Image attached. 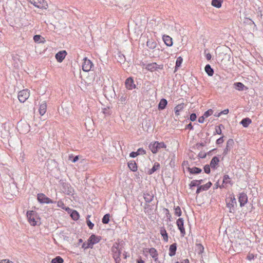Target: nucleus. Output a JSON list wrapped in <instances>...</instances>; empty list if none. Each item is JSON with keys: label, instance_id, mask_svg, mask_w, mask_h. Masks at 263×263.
<instances>
[{"label": "nucleus", "instance_id": "f257e3e1", "mask_svg": "<svg viewBox=\"0 0 263 263\" xmlns=\"http://www.w3.org/2000/svg\"><path fill=\"white\" fill-rule=\"evenodd\" d=\"M123 241L115 242L111 248V251L113 256H121V251L123 246Z\"/></svg>", "mask_w": 263, "mask_h": 263}, {"label": "nucleus", "instance_id": "f03ea898", "mask_svg": "<svg viewBox=\"0 0 263 263\" xmlns=\"http://www.w3.org/2000/svg\"><path fill=\"white\" fill-rule=\"evenodd\" d=\"M148 147L153 154H156L159 149L161 148H165L166 145L163 142H159L155 141L154 143H151Z\"/></svg>", "mask_w": 263, "mask_h": 263}, {"label": "nucleus", "instance_id": "7ed1b4c3", "mask_svg": "<svg viewBox=\"0 0 263 263\" xmlns=\"http://www.w3.org/2000/svg\"><path fill=\"white\" fill-rule=\"evenodd\" d=\"M146 46L151 49H155L152 52L154 57H159L160 49H156L157 46L156 42L153 39H148L146 42Z\"/></svg>", "mask_w": 263, "mask_h": 263}, {"label": "nucleus", "instance_id": "20e7f679", "mask_svg": "<svg viewBox=\"0 0 263 263\" xmlns=\"http://www.w3.org/2000/svg\"><path fill=\"white\" fill-rule=\"evenodd\" d=\"M227 206L229 209L230 213L234 212V205H236V200L235 198L234 195L232 194L230 197L226 199Z\"/></svg>", "mask_w": 263, "mask_h": 263}, {"label": "nucleus", "instance_id": "39448f33", "mask_svg": "<svg viewBox=\"0 0 263 263\" xmlns=\"http://www.w3.org/2000/svg\"><path fill=\"white\" fill-rule=\"evenodd\" d=\"M37 216V213L34 211H28L27 212V217L28 222L32 226H36L37 221L35 218Z\"/></svg>", "mask_w": 263, "mask_h": 263}, {"label": "nucleus", "instance_id": "423d86ee", "mask_svg": "<svg viewBox=\"0 0 263 263\" xmlns=\"http://www.w3.org/2000/svg\"><path fill=\"white\" fill-rule=\"evenodd\" d=\"M37 199L38 201L42 203H56V201H54L48 197H47L43 193H39L37 195Z\"/></svg>", "mask_w": 263, "mask_h": 263}, {"label": "nucleus", "instance_id": "0eeeda50", "mask_svg": "<svg viewBox=\"0 0 263 263\" xmlns=\"http://www.w3.org/2000/svg\"><path fill=\"white\" fill-rule=\"evenodd\" d=\"M35 7L40 9H47L48 5L45 0H27Z\"/></svg>", "mask_w": 263, "mask_h": 263}, {"label": "nucleus", "instance_id": "6e6552de", "mask_svg": "<svg viewBox=\"0 0 263 263\" xmlns=\"http://www.w3.org/2000/svg\"><path fill=\"white\" fill-rule=\"evenodd\" d=\"M29 91L28 89H23L19 91L17 97L21 102L24 103L29 98Z\"/></svg>", "mask_w": 263, "mask_h": 263}, {"label": "nucleus", "instance_id": "1a4fd4ad", "mask_svg": "<svg viewBox=\"0 0 263 263\" xmlns=\"http://www.w3.org/2000/svg\"><path fill=\"white\" fill-rule=\"evenodd\" d=\"M145 69L151 72H154L158 69H163V65H158L156 63L154 62L147 64L145 67Z\"/></svg>", "mask_w": 263, "mask_h": 263}, {"label": "nucleus", "instance_id": "9d476101", "mask_svg": "<svg viewBox=\"0 0 263 263\" xmlns=\"http://www.w3.org/2000/svg\"><path fill=\"white\" fill-rule=\"evenodd\" d=\"M62 186L63 193L67 195H72V193L74 192V189L68 183H62Z\"/></svg>", "mask_w": 263, "mask_h": 263}, {"label": "nucleus", "instance_id": "9b49d317", "mask_svg": "<svg viewBox=\"0 0 263 263\" xmlns=\"http://www.w3.org/2000/svg\"><path fill=\"white\" fill-rule=\"evenodd\" d=\"M83 61L84 62L82 64L83 70L85 72L89 71L93 66V63L90 60L87 59V58H84Z\"/></svg>", "mask_w": 263, "mask_h": 263}, {"label": "nucleus", "instance_id": "f8f14e48", "mask_svg": "<svg viewBox=\"0 0 263 263\" xmlns=\"http://www.w3.org/2000/svg\"><path fill=\"white\" fill-rule=\"evenodd\" d=\"M176 224L178 229L179 230L181 235L184 237L185 235V230L184 227V220L182 218H179L177 220Z\"/></svg>", "mask_w": 263, "mask_h": 263}, {"label": "nucleus", "instance_id": "ddd939ff", "mask_svg": "<svg viewBox=\"0 0 263 263\" xmlns=\"http://www.w3.org/2000/svg\"><path fill=\"white\" fill-rule=\"evenodd\" d=\"M125 85L126 88L128 90H132L136 87V84L134 83V79L131 77L126 79Z\"/></svg>", "mask_w": 263, "mask_h": 263}, {"label": "nucleus", "instance_id": "4468645a", "mask_svg": "<svg viewBox=\"0 0 263 263\" xmlns=\"http://www.w3.org/2000/svg\"><path fill=\"white\" fill-rule=\"evenodd\" d=\"M238 201L240 203V206L241 207L245 206V205L247 203L248 196L245 193L242 192L239 194Z\"/></svg>", "mask_w": 263, "mask_h": 263}, {"label": "nucleus", "instance_id": "2eb2a0df", "mask_svg": "<svg viewBox=\"0 0 263 263\" xmlns=\"http://www.w3.org/2000/svg\"><path fill=\"white\" fill-rule=\"evenodd\" d=\"M212 185V183L209 181L205 184L198 186L196 190V194H198L202 191L208 190L211 187Z\"/></svg>", "mask_w": 263, "mask_h": 263}, {"label": "nucleus", "instance_id": "dca6fc26", "mask_svg": "<svg viewBox=\"0 0 263 263\" xmlns=\"http://www.w3.org/2000/svg\"><path fill=\"white\" fill-rule=\"evenodd\" d=\"M67 55V52L65 50H62L56 53L55 57L57 61L59 62H62L63 60L65 59L66 55Z\"/></svg>", "mask_w": 263, "mask_h": 263}, {"label": "nucleus", "instance_id": "f3484780", "mask_svg": "<svg viewBox=\"0 0 263 263\" xmlns=\"http://www.w3.org/2000/svg\"><path fill=\"white\" fill-rule=\"evenodd\" d=\"M154 195L150 192L143 193V198L145 201V203H148L151 202L154 199Z\"/></svg>", "mask_w": 263, "mask_h": 263}, {"label": "nucleus", "instance_id": "a211bd4d", "mask_svg": "<svg viewBox=\"0 0 263 263\" xmlns=\"http://www.w3.org/2000/svg\"><path fill=\"white\" fill-rule=\"evenodd\" d=\"M101 239L100 236H97L95 234H92L88 239V242L93 246L95 244L98 243Z\"/></svg>", "mask_w": 263, "mask_h": 263}, {"label": "nucleus", "instance_id": "6ab92c4d", "mask_svg": "<svg viewBox=\"0 0 263 263\" xmlns=\"http://www.w3.org/2000/svg\"><path fill=\"white\" fill-rule=\"evenodd\" d=\"M144 252H148L152 258H155L158 256V253L157 250L154 248H151L150 249L145 248Z\"/></svg>", "mask_w": 263, "mask_h": 263}, {"label": "nucleus", "instance_id": "aec40b11", "mask_svg": "<svg viewBox=\"0 0 263 263\" xmlns=\"http://www.w3.org/2000/svg\"><path fill=\"white\" fill-rule=\"evenodd\" d=\"M219 159L217 156H214L213 157L212 160H211L210 165L212 169H216L217 168V166L218 165L219 162Z\"/></svg>", "mask_w": 263, "mask_h": 263}, {"label": "nucleus", "instance_id": "412c9836", "mask_svg": "<svg viewBox=\"0 0 263 263\" xmlns=\"http://www.w3.org/2000/svg\"><path fill=\"white\" fill-rule=\"evenodd\" d=\"M234 88L238 91H242L243 90H247L248 87L244 85L241 82H235L233 84Z\"/></svg>", "mask_w": 263, "mask_h": 263}, {"label": "nucleus", "instance_id": "4be33fe9", "mask_svg": "<svg viewBox=\"0 0 263 263\" xmlns=\"http://www.w3.org/2000/svg\"><path fill=\"white\" fill-rule=\"evenodd\" d=\"M163 41L165 45L168 47L173 45L172 38L167 35H164L162 37Z\"/></svg>", "mask_w": 263, "mask_h": 263}, {"label": "nucleus", "instance_id": "5701e85b", "mask_svg": "<svg viewBox=\"0 0 263 263\" xmlns=\"http://www.w3.org/2000/svg\"><path fill=\"white\" fill-rule=\"evenodd\" d=\"M160 168V165L158 162H155L153 166L151 169H149L147 172L148 175H152L156 171L159 170Z\"/></svg>", "mask_w": 263, "mask_h": 263}, {"label": "nucleus", "instance_id": "b1692460", "mask_svg": "<svg viewBox=\"0 0 263 263\" xmlns=\"http://www.w3.org/2000/svg\"><path fill=\"white\" fill-rule=\"evenodd\" d=\"M167 104V101L165 99H161L159 103L158 109L159 110H162L165 109Z\"/></svg>", "mask_w": 263, "mask_h": 263}, {"label": "nucleus", "instance_id": "393cba45", "mask_svg": "<svg viewBox=\"0 0 263 263\" xmlns=\"http://www.w3.org/2000/svg\"><path fill=\"white\" fill-rule=\"evenodd\" d=\"M176 250H177V243H174L172 244L171 245H170V248H169V253H168L169 255L171 257L174 256L176 254Z\"/></svg>", "mask_w": 263, "mask_h": 263}, {"label": "nucleus", "instance_id": "a878e982", "mask_svg": "<svg viewBox=\"0 0 263 263\" xmlns=\"http://www.w3.org/2000/svg\"><path fill=\"white\" fill-rule=\"evenodd\" d=\"M160 233L163 237V240L165 242H167L168 240V236L167 233L164 227H162L160 228Z\"/></svg>", "mask_w": 263, "mask_h": 263}, {"label": "nucleus", "instance_id": "bb28decb", "mask_svg": "<svg viewBox=\"0 0 263 263\" xmlns=\"http://www.w3.org/2000/svg\"><path fill=\"white\" fill-rule=\"evenodd\" d=\"M127 165L130 171L133 172H136L137 171V164L134 160L129 161Z\"/></svg>", "mask_w": 263, "mask_h": 263}, {"label": "nucleus", "instance_id": "cd10ccee", "mask_svg": "<svg viewBox=\"0 0 263 263\" xmlns=\"http://www.w3.org/2000/svg\"><path fill=\"white\" fill-rule=\"evenodd\" d=\"M187 170L191 174H198L202 172V170L201 168L195 166L192 168L188 167Z\"/></svg>", "mask_w": 263, "mask_h": 263}, {"label": "nucleus", "instance_id": "c85d7f7f", "mask_svg": "<svg viewBox=\"0 0 263 263\" xmlns=\"http://www.w3.org/2000/svg\"><path fill=\"white\" fill-rule=\"evenodd\" d=\"M252 123V120L249 118H245L242 119V120L240 122V124L244 127H248L249 125Z\"/></svg>", "mask_w": 263, "mask_h": 263}, {"label": "nucleus", "instance_id": "c756f323", "mask_svg": "<svg viewBox=\"0 0 263 263\" xmlns=\"http://www.w3.org/2000/svg\"><path fill=\"white\" fill-rule=\"evenodd\" d=\"M243 23L245 25H249L251 28L253 29L256 27V25L254 22L250 18L248 17H245L243 21Z\"/></svg>", "mask_w": 263, "mask_h": 263}, {"label": "nucleus", "instance_id": "7c9ffc66", "mask_svg": "<svg viewBox=\"0 0 263 263\" xmlns=\"http://www.w3.org/2000/svg\"><path fill=\"white\" fill-rule=\"evenodd\" d=\"M46 109H47L46 103L45 102H44L40 106V108H39L40 114L41 116L44 115L46 111Z\"/></svg>", "mask_w": 263, "mask_h": 263}, {"label": "nucleus", "instance_id": "2f4dec72", "mask_svg": "<svg viewBox=\"0 0 263 263\" xmlns=\"http://www.w3.org/2000/svg\"><path fill=\"white\" fill-rule=\"evenodd\" d=\"M184 106V103H181V104L177 105L174 108V111H175L176 116H178L179 115V112L180 111H181L183 109Z\"/></svg>", "mask_w": 263, "mask_h": 263}, {"label": "nucleus", "instance_id": "473e14b6", "mask_svg": "<svg viewBox=\"0 0 263 263\" xmlns=\"http://www.w3.org/2000/svg\"><path fill=\"white\" fill-rule=\"evenodd\" d=\"M204 70L209 76H212L214 74V70L210 65L207 64L204 67Z\"/></svg>", "mask_w": 263, "mask_h": 263}, {"label": "nucleus", "instance_id": "72a5a7b5", "mask_svg": "<svg viewBox=\"0 0 263 263\" xmlns=\"http://www.w3.org/2000/svg\"><path fill=\"white\" fill-rule=\"evenodd\" d=\"M71 211L70 213V216L72 219L74 220H77L79 219L80 217V215L79 213L74 210H70Z\"/></svg>", "mask_w": 263, "mask_h": 263}, {"label": "nucleus", "instance_id": "f704fd0d", "mask_svg": "<svg viewBox=\"0 0 263 263\" xmlns=\"http://www.w3.org/2000/svg\"><path fill=\"white\" fill-rule=\"evenodd\" d=\"M152 206V205H149L148 203H145L144 206L145 213L148 214H151L152 213V211L153 210Z\"/></svg>", "mask_w": 263, "mask_h": 263}, {"label": "nucleus", "instance_id": "c9c22d12", "mask_svg": "<svg viewBox=\"0 0 263 263\" xmlns=\"http://www.w3.org/2000/svg\"><path fill=\"white\" fill-rule=\"evenodd\" d=\"M222 2L223 0H212L211 4L213 6L217 8H219L221 6Z\"/></svg>", "mask_w": 263, "mask_h": 263}, {"label": "nucleus", "instance_id": "e433bc0d", "mask_svg": "<svg viewBox=\"0 0 263 263\" xmlns=\"http://www.w3.org/2000/svg\"><path fill=\"white\" fill-rule=\"evenodd\" d=\"M117 61L120 63H124L125 61V58L123 54L119 53L118 54Z\"/></svg>", "mask_w": 263, "mask_h": 263}, {"label": "nucleus", "instance_id": "4c0bfd02", "mask_svg": "<svg viewBox=\"0 0 263 263\" xmlns=\"http://www.w3.org/2000/svg\"><path fill=\"white\" fill-rule=\"evenodd\" d=\"M234 145V142L233 139H229L227 142L226 147L231 150Z\"/></svg>", "mask_w": 263, "mask_h": 263}, {"label": "nucleus", "instance_id": "58836bf2", "mask_svg": "<svg viewBox=\"0 0 263 263\" xmlns=\"http://www.w3.org/2000/svg\"><path fill=\"white\" fill-rule=\"evenodd\" d=\"M63 259L60 256L55 257L51 261V263H63Z\"/></svg>", "mask_w": 263, "mask_h": 263}, {"label": "nucleus", "instance_id": "ea45409f", "mask_svg": "<svg viewBox=\"0 0 263 263\" xmlns=\"http://www.w3.org/2000/svg\"><path fill=\"white\" fill-rule=\"evenodd\" d=\"M230 178L228 175H226V174L224 175L223 177L222 183L226 184H232V183H231V180H230Z\"/></svg>", "mask_w": 263, "mask_h": 263}, {"label": "nucleus", "instance_id": "a19ab883", "mask_svg": "<svg viewBox=\"0 0 263 263\" xmlns=\"http://www.w3.org/2000/svg\"><path fill=\"white\" fill-rule=\"evenodd\" d=\"M42 40H44V38H43L40 35H35L33 36V40L36 43H42L44 42V41H42Z\"/></svg>", "mask_w": 263, "mask_h": 263}, {"label": "nucleus", "instance_id": "79ce46f5", "mask_svg": "<svg viewBox=\"0 0 263 263\" xmlns=\"http://www.w3.org/2000/svg\"><path fill=\"white\" fill-rule=\"evenodd\" d=\"M79 159V156H73L72 154L69 155L68 156V160L73 163L76 162Z\"/></svg>", "mask_w": 263, "mask_h": 263}, {"label": "nucleus", "instance_id": "37998d69", "mask_svg": "<svg viewBox=\"0 0 263 263\" xmlns=\"http://www.w3.org/2000/svg\"><path fill=\"white\" fill-rule=\"evenodd\" d=\"M109 218H110L109 214H106L104 215L102 219V223L104 224L108 223V222L109 221Z\"/></svg>", "mask_w": 263, "mask_h": 263}, {"label": "nucleus", "instance_id": "c03bdc74", "mask_svg": "<svg viewBox=\"0 0 263 263\" xmlns=\"http://www.w3.org/2000/svg\"><path fill=\"white\" fill-rule=\"evenodd\" d=\"M174 210H175V215H176L178 217H180V216H181L182 211L181 210L180 206H175Z\"/></svg>", "mask_w": 263, "mask_h": 263}, {"label": "nucleus", "instance_id": "a18cd8bd", "mask_svg": "<svg viewBox=\"0 0 263 263\" xmlns=\"http://www.w3.org/2000/svg\"><path fill=\"white\" fill-rule=\"evenodd\" d=\"M57 205L58 207L61 208L63 209H65L66 211L70 210L69 208H66L64 203L61 200H59L57 202Z\"/></svg>", "mask_w": 263, "mask_h": 263}, {"label": "nucleus", "instance_id": "49530a36", "mask_svg": "<svg viewBox=\"0 0 263 263\" xmlns=\"http://www.w3.org/2000/svg\"><path fill=\"white\" fill-rule=\"evenodd\" d=\"M182 61H183V59L181 57H179L178 58H177L176 61L175 68H177L180 67V66L182 63Z\"/></svg>", "mask_w": 263, "mask_h": 263}, {"label": "nucleus", "instance_id": "de8ad7c7", "mask_svg": "<svg viewBox=\"0 0 263 263\" xmlns=\"http://www.w3.org/2000/svg\"><path fill=\"white\" fill-rule=\"evenodd\" d=\"M127 98V95H122L119 101L121 102L122 104H125L126 103V100Z\"/></svg>", "mask_w": 263, "mask_h": 263}, {"label": "nucleus", "instance_id": "09e8293b", "mask_svg": "<svg viewBox=\"0 0 263 263\" xmlns=\"http://www.w3.org/2000/svg\"><path fill=\"white\" fill-rule=\"evenodd\" d=\"M82 248H83L85 250L87 249H88V248L92 249L93 248V246L91 245V243L88 242V241H87V243L84 242L82 244Z\"/></svg>", "mask_w": 263, "mask_h": 263}, {"label": "nucleus", "instance_id": "8fccbe9b", "mask_svg": "<svg viewBox=\"0 0 263 263\" xmlns=\"http://www.w3.org/2000/svg\"><path fill=\"white\" fill-rule=\"evenodd\" d=\"M90 216H88L87 218H86V223L90 229H92L94 227V224L92 223L90 220L88 219V217H89Z\"/></svg>", "mask_w": 263, "mask_h": 263}, {"label": "nucleus", "instance_id": "3c124183", "mask_svg": "<svg viewBox=\"0 0 263 263\" xmlns=\"http://www.w3.org/2000/svg\"><path fill=\"white\" fill-rule=\"evenodd\" d=\"M213 112L214 111L212 109H210L208 110L207 111H206L205 112H204L203 116L205 118H208L210 116L212 115L213 114Z\"/></svg>", "mask_w": 263, "mask_h": 263}, {"label": "nucleus", "instance_id": "603ef678", "mask_svg": "<svg viewBox=\"0 0 263 263\" xmlns=\"http://www.w3.org/2000/svg\"><path fill=\"white\" fill-rule=\"evenodd\" d=\"M189 186L190 188H192L193 187L197 186L198 187V184H197V180H192L189 184Z\"/></svg>", "mask_w": 263, "mask_h": 263}, {"label": "nucleus", "instance_id": "864d4df0", "mask_svg": "<svg viewBox=\"0 0 263 263\" xmlns=\"http://www.w3.org/2000/svg\"><path fill=\"white\" fill-rule=\"evenodd\" d=\"M197 247L198 248V250L199 251V254H201L203 252V250H204V247L203 246L200 244V243H198V244H197Z\"/></svg>", "mask_w": 263, "mask_h": 263}, {"label": "nucleus", "instance_id": "5fc2aeb1", "mask_svg": "<svg viewBox=\"0 0 263 263\" xmlns=\"http://www.w3.org/2000/svg\"><path fill=\"white\" fill-rule=\"evenodd\" d=\"M210 165L209 164H206L204 166V171L206 174H210L211 172Z\"/></svg>", "mask_w": 263, "mask_h": 263}, {"label": "nucleus", "instance_id": "6e6d98bb", "mask_svg": "<svg viewBox=\"0 0 263 263\" xmlns=\"http://www.w3.org/2000/svg\"><path fill=\"white\" fill-rule=\"evenodd\" d=\"M164 210L165 211V215L168 219V220L171 221V215L170 213L169 210L167 209L164 208Z\"/></svg>", "mask_w": 263, "mask_h": 263}, {"label": "nucleus", "instance_id": "4d7b16f0", "mask_svg": "<svg viewBox=\"0 0 263 263\" xmlns=\"http://www.w3.org/2000/svg\"><path fill=\"white\" fill-rule=\"evenodd\" d=\"M137 153H138V155H144L146 154V151L144 150L143 148H139L138 149Z\"/></svg>", "mask_w": 263, "mask_h": 263}, {"label": "nucleus", "instance_id": "13d9d810", "mask_svg": "<svg viewBox=\"0 0 263 263\" xmlns=\"http://www.w3.org/2000/svg\"><path fill=\"white\" fill-rule=\"evenodd\" d=\"M229 113V109H226L223 110V111H221L218 114V115H214V116L219 117L222 114H228Z\"/></svg>", "mask_w": 263, "mask_h": 263}, {"label": "nucleus", "instance_id": "bf43d9fd", "mask_svg": "<svg viewBox=\"0 0 263 263\" xmlns=\"http://www.w3.org/2000/svg\"><path fill=\"white\" fill-rule=\"evenodd\" d=\"M223 138H224V136H222V137H220L219 138H218L216 141V143L218 145H219L220 144H222L223 142H224V139H223Z\"/></svg>", "mask_w": 263, "mask_h": 263}, {"label": "nucleus", "instance_id": "052dcab7", "mask_svg": "<svg viewBox=\"0 0 263 263\" xmlns=\"http://www.w3.org/2000/svg\"><path fill=\"white\" fill-rule=\"evenodd\" d=\"M197 119V115L195 113H192L191 114L190 117V120L191 121H195Z\"/></svg>", "mask_w": 263, "mask_h": 263}, {"label": "nucleus", "instance_id": "680f3d73", "mask_svg": "<svg viewBox=\"0 0 263 263\" xmlns=\"http://www.w3.org/2000/svg\"><path fill=\"white\" fill-rule=\"evenodd\" d=\"M215 134L221 135L222 134L221 129L216 126L215 127V132H214V135H215Z\"/></svg>", "mask_w": 263, "mask_h": 263}, {"label": "nucleus", "instance_id": "e2e57ef3", "mask_svg": "<svg viewBox=\"0 0 263 263\" xmlns=\"http://www.w3.org/2000/svg\"><path fill=\"white\" fill-rule=\"evenodd\" d=\"M254 255L253 254L249 253L247 256V259L249 260H251L252 259H254Z\"/></svg>", "mask_w": 263, "mask_h": 263}, {"label": "nucleus", "instance_id": "0e129e2a", "mask_svg": "<svg viewBox=\"0 0 263 263\" xmlns=\"http://www.w3.org/2000/svg\"><path fill=\"white\" fill-rule=\"evenodd\" d=\"M120 256H117L112 257L114 258V259H115L116 263H120V261H121Z\"/></svg>", "mask_w": 263, "mask_h": 263}, {"label": "nucleus", "instance_id": "69168bd1", "mask_svg": "<svg viewBox=\"0 0 263 263\" xmlns=\"http://www.w3.org/2000/svg\"><path fill=\"white\" fill-rule=\"evenodd\" d=\"M23 125L24 126V127L26 128V129L25 130H23L22 132H28L29 130V125L28 124L25 123H24L23 124Z\"/></svg>", "mask_w": 263, "mask_h": 263}, {"label": "nucleus", "instance_id": "338daca9", "mask_svg": "<svg viewBox=\"0 0 263 263\" xmlns=\"http://www.w3.org/2000/svg\"><path fill=\"white\" fill-rule=\"evenodd\" d=\"M137 156H138V154L137 152H132L129 154V156L132 158H135Z\"/></svg>", "mask_w": 263, "mask_h": 263}, {"label": "nucleus", "instance_id": "774afa93", "mask_svg": "<svg viewBox=\"0 0 263 263\" xmlns=\"http://www.w3.org/2000/svg\"><path fill=\"white\" fill-rule=\"evenodd\" d=\"M0 263H13L9 259H4L1 261Z\"/></svg>", "mask_w": 263, "mask_h": 263}]
</instances>
